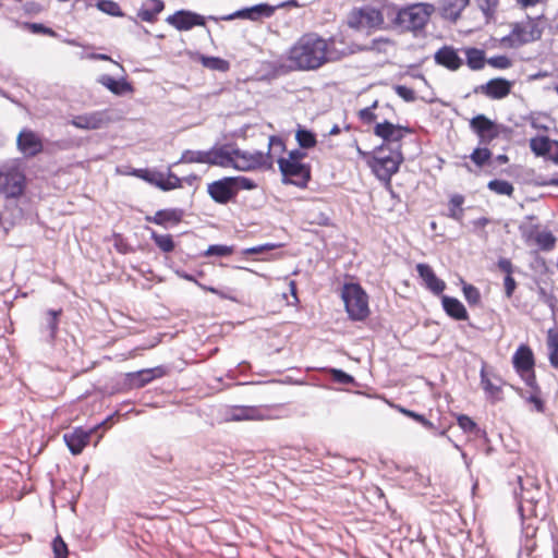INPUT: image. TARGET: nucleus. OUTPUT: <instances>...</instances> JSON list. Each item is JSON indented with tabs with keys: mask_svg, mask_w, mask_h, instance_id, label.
<instances>
[{
	"mask_svg": "<svg viewBox=\"0 0 558 558\" xmlns=\"http://www.w3.org/2000/svg\"><path fill=\"white\" fill-rule=\"evenodd\" d=\"M542 19L543 15L527 16L524 21L514 23L511 32L501 38V44L509 48H519L539 40L544 31V27L539 24Z\"/></svg>",
	"mask_w": 558,
	"mask_h": 558,
	"instance_id": "obj_3",
	"label": "nucleus"
},
{
	"mask_svg": "<svg viewBox=\"0 0 558 558\" xmlns=\"http://www.w3.org/2000/svg\"><path fill=\"white\" fill-rule=\"evenodd\" d=\"M442 308L448 316L456 320H466L469 314L465 306L453 296L444 295L441 299Z\"/></svg>",
	"mask_w": 558,
	"mask_h": 558,
	"instance_id": "obj_30",
	"label": "nucleus"
},
{
	"mask_svg": "<svg viewBox=\"0 0 558 558\" xmlns=\"http://www.w3.org/2000/svg\"><path fill=\"white\" fill-rule=\"evenodd\" d=\"M469 4L470 0H441V16L450 22H456Z\"/></svg>",
	"mask_w": 558,
	"mask_h": 558,
	"instance_id": "obj_29",
	"label": "nucleus"
},
{
	"mask_svg": "<svg viewBox=\"0 0 558 558\" xmlns=\"http://www.w3.org/2000/svg\"><path fill=\"white\" fill-rule=\"evenodd\" d=\"M435 62L450 71H457L462 65V59L451 46H444L435 53Z\"/></svg>",
	"mask_w": 558,
	"mask_h": 558,
	"instance_id": "obj_27",
	"label": "nucleus"
},
{
	"mask_svg": "<svg viewBox=\"0 0 558 558\" xmlns=\"http://www.w3.org/2000/svg\"><path fill=\"white\" fill-rule=\"evenodd\" d=\"M386 150L385 144L377 147L367 163L378 180L389 183L403 162V156L401 145L389 148V154L387 155L385 154Z\"/></svg>",
	"mask_w": 558,
	"mask_h": 558,
	"instance_id": "obj_2",
	"label": "nucleus"
},
{
	"mask_svg": "<svg viewBox=\"0 0 558 558\" xmlns=\"http://www.w3.org/2000/svg\"><path fill=\"white\" fill-rule=\"evenodd\" d=\"M295 140L301 148H313L317 144L316 135L302 126L299 125L296 133H295Z\"/></svg>",
	"mask_w": 558,
	"mask_h": 558,
	"instance_id": "obj_36",
	"label": "nucleus"
},
{
	"mask_svg": "<svg viewBox=\"0 0 558 558\" xmlns=\"http://www.w3.org/2000/svg\"><path fill=\"white\" fill-rule=\"evenodd\" d=\"M165 374L166 371L162 366L130 372L125 374L124 385L129 389L142 388L154 379L162 377Z\"/></svg>",
	"mask_w": 558,
	"mask_h": 558,
	"instance_id": "obj_15",
	"label": "nucleus"
},
{
	"mask_svg": "<svg viewBox=\"0 0 558 558\" xmlns=\"http://www.w3.org/2000/svg\"><path fill=\"white\" fill-rule=\"evenodd\" d=\"M487 187L498 195L511 196L514 191L513 185L510 182L498 179L489 181Z\"/></svg>",
	"mask_w": 558,
	"mask_h": 558,
	"instance_id": "obj_43",
	"label": "nucleus"
},
{
	"mask_svg": "<svg viewBox=\"0 0 558 558\" xmlns=\"http://www.w3.org/2000/svg\"><path fill=\"white\" fill-rule=\"evenodd\" d=\"M184 215L185 211L182 208H166L157 210L154 216H146L145 220L167 229L179 225Z\"/></svg>",
	"mask_w": 558,
	"mask_h": 558,
	"instance_id": "obj_21",
	"label": "nucleus"
},
{
	"mask_svg": "<svg viewBox=\"0 0 558 558\" xmlns=\"http://www.w3.org/2000/svg\"><path fill=\"white\" fill-rule=\"evenodd\" d=\"M513 367L517 373L524 377V372H529L534 367V355L530 347L521 344L512 356Z\"/></svg>",
	"mask_w": 558,
	"mask_h": 558,
	"instance_id": "obj_25",
	"label": "nucleus"
},
{
	"mask_svg": "<svg viewBox=\"0 0 558 558\" xmlns=\"http://www.w3.org/2000/svg\"><path fill=\"white\" fill-rule=\"evenodd\" d=\"M197 287H199L204 291H208L210 293H214V294L220 296L221 299L233 300L232 296H230L226 292H223V291H221V290H219V289H217L215 287L206 286V284H203V283H197Z\"/></svg>",
	"mask_w": 558,
	"mask_h": 558,
	"instance_id": "obj_59",
	"label": "nucleus"
},
{
	"mask_svg": "<svg viewBox=\"0 0 558 558\" xmlns=\"http://www.w3.org/2000/svg\"><path fill=\"white\" fill-rule=\"evenodd\" d=\"M474 148V150L470 155V159L475 163L476 167L483 168L488 165L492 159V151L486 147L487 145H482Z\"/></svg>",
	"mask_w": 558,
	"mask_h": 558,
	"instance_id": "obj_39",
	"label": "nucleus"
},
{
	"mask_svg": "<svg viewBox=\"0 0 558 558\" xmlns=\"http://www.w3.org/2000/svg\"><path fill=\"white\" fill-rule=\"evenodd\" d=\"M522 378L530 388H532L534 390L538 389L537 383H536V376H535L533 368L529 372H524V377H522Z\"/></svg>",
	"mask_w": 558,
	"mask_h": 558,
	"instance_id": "obj_61",
	"label": "nucleus"
},
{
	"mask_svg": "<svg viewBox=\"0 0 558 558\" xmlns=\"http://www.w3.org/2000/svg\"><path fill=\"white\" fill-rule=\"evenodd\" d=\"M306 157V153L300 148L292 149L288 153V157H283V160H289L290 162H302V160Z\"/></svg>",
	"mask_w": 558,
	"mask_h": 558,
	"instance_id": "obj_57",
	"label": "nucleus"
},
{
	"mask_svg": "<svg viewBox=\"0 0 558 558\" xmlns=\"http://www.w3.org/2000/svg\"><path fill=\"white\" fill-rule=\"evenodd\" d=\"M411 132L412 130L410 128L393 124L387 120L378 122L374 126V134L380 137L384 141V143L388 145H400L399 143L402 141L404 135Z\"/></svg>",
	"mask_w": 558,
	"mask_h": 558,
	"instance_id": "obj_13",
	"label": "nucleus"
},
{
	"mask_svg": "<svg viewBox=\"0 0 558 558\" xmlns=\"http://www.w3.org/2000/svg\"><path fill=\"white\" fill-rule=\"evenodd\" d=\"M166 22L175 29L190 31L195 26H204L206 20L203 15L190 10H179L166 19Z\"/></svg>",
	"mask_w": 558,
	"mask_h": 558,
	"instance_id": "obj_14",
	"label": "nucleus"
},
{
	"mask_svg": "<svg viewBox=\"0 0 558 558\" xmlns=\"http://www.w3.org/2000/svg\"><path fill=\"white\" fill-rule=\"evenodd\" d=\"M16 145L19 150L25 157H35L40 154L44 149L41 138L36 132L29 129H23L16 138Z\"/></svg>",
	"mask_w": 558,
	"mask_h": 558,
	"instance_id": "obj_17",
	"label": "nucleus"
},
{
	"mask_svg": "<svg viewBox=\"0 0 558 558\" xmlns=\"http://www.w3.org/2000/svg\"><path fill=\"white\" fill-rule=\"evenodd\" d=\"M504 286L506 296L511 298L517 287L514 278L512 276H506L504 280Z\"/></svg>",
	"mask_w": 558,
	"mask_h": 558,
	"instance_id": "obj_58",
	"label": "nucleus"
},
{
	"mask_svg": "<svg viewBox=\"0 0 558 558\" xmlns=\"http://www.w3.org/2000/svg\"><path fill=\"white\" fill-rule=\"evenodd\" d=\"M462 291L464 299L470 305H477L481 302V293L480 290L470 283H463Z\"/></svg>",
	"mask_w": 558,
	"mask_h": 558,
	"instance_id": "obj_45",
	"label": "nucleus"
},
{
	"mask_svg": "<svg viewBox=\"0 0 558 558\" xmlns=\"http://www.w3.org/2000/svg\"><path fill=\"white\" fill-rule=\"evenodd\" d=\"M207 192L209 196L218 204H227L235 196L229 177H225L208 184Z\"/></svg>",
	"mask_w": 558,
	"mask_h": 558,
	"instance_id": "obj_23",
	"label": "nucleus"
},
{
	"mask_svg": "<svg viewBox=\"0 0 558 558\" xmlns=\"http://www.w3.org/2000/svg\"><path fill=\"white\" fill-rule=\"evenodd\" d=\"M95 428L88 430L76 427L72 432L63 434V440L72 454H80L89 442Z\"/></svg>",
	"mask_w": 558,
	"mask_h": 558,
	"instance_id": "obj_22",
	"label": "nucleus"
},
{
	"mask_svg": "<svg viewBox=\"0 0 558 558\" xmlns=\"http://www.w3.org/2000/svg\"><path fill=\"white\" fill-rule=\"evenodd\" d=\"M330 373L332 379L339 384L350 385L354 381V378L342 369L332 368Z\"/></svg>",
	"mask_w": 558,
	"mask_h": 558,
	"instance_id": "obj_54",
	"label": "nucleus"
},
{
	"mask_svg": "<svg viewBox=\"0 0 558 558\" xmlns=\"http://www.w3.org/2000/svg\"><path fill=\"white\" fill-rule=\"evenodd\" d=\"M106 122V113L101 111H95L74 117L71 121V124L82 130H96L104 126Z\"/></svg>",
	"mask_w": 558,
	"mask_h": 558,
	"instance_id": "obj_24",
	"label": "nucleus"
},
{
	"mask_svg": "<svg viewBox=\"0 0 558 558\" xmlns=\"http://www.w3.org/2000/svg\"><path fill=\"white\" fill-rule=\"evenodd\" d=\"M236 195L240 190L251 191L257 187V183L247 177H229Z\"/></svg>",
	"mask_w": 558,
	"mask_h": 558,
	"instance_id": "obj_44",
	"label": "nucleus"
},
{
	"mask_svg": "<svg viewBox=\"0 0 558 558\" xmlns=\"http://www.w3.org/2000/svg\"><path fill=\"white\" fill-rule=\"evenodd\" d=\"M98 83L108 88L112 94L121 96L132 92V85L125 80H116L108 74H104L98 78Z\"/></svg>",
	"mask_w": 558,
	"mask_h": 558,
	"instance_id": "obj_32",
	"label": "nucleus"
},
{
	"mask_svg": "<svg viewBox=\"0 0 558 558\" xmlns=\"http://www.w3.org/2000/svg\"><path fill=\"white\" fill-rule=\"evenodd\" d=\"M201 62H202L203 66L214 70V71L227 72L230 69L229 61L221 59L219 57L202 56Z\"/></svg>",
	"mask_w": 558,
	"mask_h": 558,
	"instance_id": "obj_40",
	"label": "nucleus"
},
{
	"mask_svg": "<svg viewBox=\"0 0 558 558\" xmlns=\"http://www.w3.org/2000/svg\"><path fill=\"white\" fill-rule=\"evenodd\" d=\"M178 162L185 163H207V150H191L186 149Z\"/></svg>",
	"mask_w": 558,
	"mask_h": 558,
	"instance_id": "obj_42",
	"label": "nucleus"
},
{
	"mask_svg": "<svg viewBox=\"0 0 558 558\" xmlns=\"http://www.w3.org/2000/svg\"><path fill=\"white\" fill-rule=\"evenodd\" d=\"M52 549L54 554V558H68V546L61 536H57L52 541Z\"/></svg>",
	"mask_w": 558,
	"mask_h": 558,
	"instance_id": "obj_51",
	"label": "nucleus"
},
{
	"mask_svg": "<svg viewBox=\"0 0 558 558\" xmlns=\"http://www.w3.org/2000/svg\"><path fill=\"white\" fill-rule=\"evenodd\" d=\"M97 8L111 16H122L123 13L120 9V5L112 0H100L97 3Z\"/></svg>",
	"mask_w": 558,
	"mask_h": 558,
	"instance_id": "obj_46",
	"label": "nucleus"
},
{
	"mask_svg": "<svg viewBox=\"0 0 558 558\" xmlns=\"http://www.w3.org/2000/svg\"><path fill=\"white\" fill-rule=\"evenodd\" d=\"M163 9L165 3L162 0H146L138 9L137 16L144 22L154 23Z\"/></svg>",
	"mask_w": 558,
	"mask_h": 558,
	"instance_id": "obj_31",
	"label": "nucleus"
},
{
	"mask_svg": "<svg viewBox=\"0 0 558 558\" xmlns=\"http://www.w3.org/2000/svg\"><path fill=\"white\" fill-rule=\"evenodd\" d=\"M433 11V4L415 3L401 9L397 14V22L408 31H421L428 23Z\"/></svg>",
	"mask_w": 558,
	"mask_h": 558,
	"instance_id": "obj_5",
	"label": "nucleus"
},
{
	"mask_svg": "<svg viewBox=\"0 0 558 558\" xmlns=\"http://www.w3.org/2000/svg\"><path fill=\"white\" fill-rule=\"evenodd\" d=\"M181 181L182 180L178 175L172 173L171 171H169L168 173H163L162 183H163V186H166L167 189H161V190L162 191H171L174 189H179V187H181Z\"/></svg>",
	"mask_w": 558,
	"mask_h": 558,
	"instance_id": "obj_50",
	"label": "nucleus"
},
{
	"mask_svg": "<svg viewBox=\"0 0 558 558\" xmlns=\"http://www.w3.org/2000/svg\"><path fill=\"white\" fill-rule=\"evenodd\" d=\"M233 154V169L239 171L269 170L274 167V157L269 151H248L234 147Z\"/></svg>",
	"mask_w": 558,
	"mask_h": 558,
	"instance_id": "obj_6",
	"label": "nucleus"
},
{
	"mask_svg": "<svg viewBox=\"0 0 558 558\" xmlns=\"http://www.w3.org/2000/svg\"><path fill=\"white\" fill-rule=\"evenodd\" d=\"M497 265H498V268L501 271L507 274L506 276H511V274L513 271V265H512L510 259H508V258H499L498 262H497Z\"/></svg>",
	"mask_w": 558,
	"mask_h": 558,
	"instance_id": "obj_60",
	"label": "nucleus"
},
{
	"mask_svg": "<svg viewBox=\"0 0 558 558\" xmlns=\"http://www.w3.org/2000/svg\"><path fill=\"white\" fill-rule=\"evenodd\" d=\"M277 163L282 175L283 184H292L304 189L311 181V166L304 162H290L283 160V157L277 159Z\"/></svg>",
	"mask_w": 558,
	"mask_h": 558,
	"instance_id": "obj_9",
	"label": "nucleus"
},
{
	"mask_svg": "<svg viewBox=\"0 0 558 558\" xmlns=\"http://www.w3.org/2000/svg\"><path fill=\"white\" fill-rule=\"evenodd\" d=\"M377 106H378V101L375 100L371 106H368L364 109H361L359 111L360 120L366 124H371V123L375 122L379 118V114L375 113V109L377 108Z\"/></svg>",
	"mask_w": 558,
	"mask_h": 558,
	"instance_id": "obj_47",
	"label": "nucleus"
},
{
	"mask_svg": "<svg viewBox=\"0 0 558 558\" xmlns=\"http://www.w3.org/2000/svg\"><path fill=\"white\" fill-rule=\"evenodd\" d=\"M470 129L476 134L480 145H489L499 137L504 126L497 124L485 114H477L471 119Z\"/></svg>",
	"mask_w": 558,
	"mask_h": 558,
	"instance_id": "obj_12",
	"label": "nucleus"
},
{
	"mask_svg": "<svg viewBox=\"0 0 558 558\" xmlns=\"http://www.w3.org/2000/svg\"><path fill=\"white\" fill-rule=\"evenodd\" d=\"M272 247H274L272 244L252 246V247H247V248L243 250V254H245V255L259 254L266 250H271Z\"/></svg>",
	"mask_w": 558,
	"mask_h": 558,
	"instance_id": "obj_62",
	"label": "nucleus"
},
{
	"mask_svg": "<svg viewBox=\"0 0 558 558\" xmlns=\"http://www.w3.org/2000/svg\"><path fill=\"white\" fill-rule=\"evenodd\" d=\"M480 375L481 385L487 398L493 402L501 400V379L496 376L492 379L486 372L485 366L482 367Z\"/></svg>",
	"mask_w": 558,
	"mask_h": 558,
	"instance_id": "obj_28",
	"label": "nucleus"
},
{
	"mask_svg": "<svg viewBox=\"0 0 558 558\" xmlns=\"http://www.w3.org/2000/svg\"><path fill=\"white\" fill-rule=\"evenodd\" d=\"M420 424H422L426 429L434 432V434L437 436L446 435V429H437L434 423L428 421L425 416L423 417V421Z\"/></svg>",
	"mask_w": 558,
	"mask_h": 558,
	"instance_id": "obj_64",
	"label": "nucleus"
},
{
	"mask_svg": "<svg viewBox=\"0 0 558 558\" xmlns=\"http://www.w3.org/2000/svg\"><path fill=\"white\" fill-rule=\"evenodd\" d=\"M335 38L329 41L316 34H305L289 50V61L300 71L317 70L325 63L339 59L333 50Z\"/></svg>",
	"mask_w": 558,
	"mask_h": 558,
	"instance_id": "obj_1",
	"label": "nucleus"
},
{
	"mask_svg": "<svg viewBox=\"0 0 558 558\" xmlns=\"http://www.w3.org/2000/svg\"><path fill=\"white\" fill-rule=\"evenodd\" d=\"M342 299L345 311L352 320H364L368 316V296L359 284H344Z\"/></svg>",
	"mask_w": 558,
	"mask_h": 558,
	"instance_id": "obj_4",
	"label": "nucleus"
},
{
	"mask_svg": "<svg viewBox=\"0 0 558 558\" xmlns=\"http://www.w3.org/2000/svg\"><path fill=\"white\" fill-rule=\"evenodd\" d=\"M530 148L536 156L558 163V141L548 136H536L530 140Z\"/></svg>",
	"mask_w": 558,
	"mask_h": 558,
	"instance_id": "obj_19",
	"label": "nucleus"
},
{
	"mask_svg": "<svg viewBox=\"0 0 558 558\" xmlns=\"http://www.w3.org/2000/svg\"><path fill=\"white\" fill-rule=\"evenodd\" d=\"M477 8L481 10L483 15L485 16L486 22H490L495 19L499 0H474Z\"/></svg>",
	"mask_w": 558,
	"mask_h": 558,
	"instance_id": "obj_41",
	"label": "nucleus"
},
{
	"mask_svg": "<svg viewBox=\"0 0 558 558\" xmlns=\"http://www.w3.org/2000/svg\"><path fill=\"white\" fill-rule=\"evenodd\" d=\"M348 24L354 29L377 28L384 24V15L380 10L366 5L353 10L349 16Z\"/></svg>",
	"mask_w": 558,
	"mask_h": 558,
	"instance_id": "obj_11",
	"label": "nucleus"
},
{
	"mask_svg": "<svg viewBox=\"0 0 558 558\" xmlns=\"http://www.w3.org/2000/svg\"><path fill=\"white\" fill-rule=\"evenodd\" d=\"M519 231L527 246H536L539 251L549 252L556 245L557 239L553 232L548 229H541L538 223H521Z\"/></svg>",
	"mask_w": 558,
	"mask_h": 558,
	"instance_id": "obj_8",
	"label": "nucleus"
},
{
	"mask_svg": "<svg viewBox=\"0 0 558 558\" xmlns=\"http://www.w3.org/2000/svg\"><path fill=\"white\" fill-rule=\"evenodd\" d=\"M512 83L504 77L489 80L487 83L474 88L475 94H483L490 99H502L511 92Z\"/></svg>",
	"mask_w": 558,
	"mask_h": 558,
	"instance_id": "obj_18",
	"label": "nucleus"
},
{
	"mask_svg": "<svg viewBox=\"0 0 558 558\" xmlns=\"http://www.w3.org/2000/svg\"><path fill=\"white\" fill-rule=\"evenodd\" d=\"M61 308L48 310L46 312V325L43 329V332L46 333V340L48 342H53L57 337V332L59 329V317L61 316Z\"/></svg>",
	"mask_w": 558,
	"mask_h": 558,
	"instance_id": "obj_33",
	"label": "nucleus"
},
{
	"mask_svg": "<svg viewBox=\"0 0 558 558\" xmlns=\"http://www.w3.org/2000/svg\"><path fill=\"white\" fill-rule=\"evenodd\" d=\"M274 149L275 151L283 153L286 150V144L280 136L271 135L268 140V150L271 151Z\"/></svg>",
	"mask_w": 558,
	"mask_h": 558,
	"instance_id": "obj_56",
	"label": "nucleus"
},
{
	"mask_svg": "<svg viewBox=\"0 0 558 558\" xmlns=\"http://www.w3.org/2000/svg\"><path fill=\"white\" fill-rule=\"evenodd\" d=\"M150 239L163 253H170L175 247L174 241L170 234H159L155 230H150Z\"/></svg>",
	"mask_w": 558,
	"mask_h": 558,
	"instance_id": "obj_38",
	"label": "nucleus"
},
{
	"mask_svg": "<svg viewBox=\"0 0 558 558\" xmlns=\"http://www.w3.org/2000/svg\"><path fill=\"white\" fill-rule=\"evenodd\" d=\"M270 409L268 407L238 405L233 407L229 412L230 421H263L271 418Z\"/></svg>",
	"mask_w": 558,
	"mask_h": 558,
	"instance_id": "obj_16",
	"label": "nucleus"
},
{
	"mask_svg": "<svg viewBox=\"0 0 558 558\" xmlns=\"http://www.w3.org/2000/svg\"><path fill=\"white\" fill-rule=\"evenodd\" d=\"M26 178L17 166H2L0 168V194L5 198H17L25 190Z\"/></svg>",
	"mask_w": 558,
	"mask_h": 558,
	"instance_id": "obj_7",
	"label": "nucleus"
},
{
	"mask_svg": "<svg viewBox=\"0 0 558 558\" xmlns=\"http://www.w3.org/2000/svg\"><path fill=\"white\" fill-rule=\"evenodd\" d=\"M233 253V246L225 244H213L204 252V256H219L225 257Z\"/></svg>",
	"mask_w": 558,
	"mask_h": 558,
	"instance_id": "obj_48",
	"label": "nucleus"
},
{
	"mask_svg": "<svg viewBox=\"0 0 558 558\" xmlns=\"http://www.w3.org/2000/svg\"><path fill=\"white\" fill-rule=\"evenodd\" d=\"M416 271L420 278L425 282L426 288L433 293L439 294L445 290L446 283L435 275L429 265L423 263L417 264Z\"/></svg>",
	"mask_w": 558,
	"mask_h": 558,
	"instance_id": "obj_26",
	"label": "nucleus"
},
{
	"mask_svg": "<svg viewBox=\"0 0 558 558\" xmlns=\"http://www.w3.org/2000/svg\"><path fill=\"white\" fill-rule=\"evenodd\" d=\"M234 147L232 145H215L207 150V165L221 168H233Z\"/></svg>",
	"mask_w": 558,
	"mask_h": 558,
	"instance_id": "obj_20",
	"label": "nucleus"
},
{
	"mask_svg": "<svg viewBox=\"0 0 558 558\" xmlns=\"http://www.w3.org/2000/svg\"><path fill=\"white\" fill-rule=\"evenodd\" d=\"M288 2H281L277 5H270L268 3H258L253 7H247L240 9L231 14L217 19L215 16H209L210 20L218 21H232L234 19H244L253 22H257L262 19H268L274 15L277 9L283 8ZM289 3L293 5H298L295 0H291Z\"/></svg>",
	"mask_w": 558,
	"mask_h": 558,
	"instance_id": "obj_10",
	"label": "nucleus"
},
{
	"mask_svg": "<svg viewBox=\"0 0 558 558\" xmlns=\"http://www.w3.org/2000/svg\"><path fill=\"white\" fill-rule=\"evenodd\" d=\"M28 27L32 29L33 33H41V34H47V35L54 34V32L51 28H48L44 24H40V23H32L28 25Z\"/></svg>",
	"mask_w": 558,
	"mask_h": 558,
	"instance_id": "obj_63",
	"label": "nucleus"
},
{
	"mask_svg": "<svg viewBox=\"0 0 558 558\" xmlns=\"http://www.w3.org/2000/svg\"><path fill=\"white\" fill-rule=\"evenodd\" d=\"M463 203H464V197L461 194L452 195L449 201L448 217L456 221L461 222L463 219V208H462Z\"/></svg>",
	"mask_w": 558,
	"mask_h": 558,
	"instance_id": "obj_37",
	"label": "nucleus"
},
{
	"mask_svg": "<svg viewBox=\"0 0 558 558\" xmlns=\"http://www.w3.org/2000/svg\"><path fill=\"white\" fill-rule=\"evenodd\" d=\"M393 89L396 94L404 101L412 102L415 100V93L412 88H409L404 85H396Z\"/></svg>",
	"mask_w": 558,
	"mask_h": 558,
	"instance_id": "obj_53",
	"label": "nucleus"
},
{
	"mask_svg": "<svg viewBox=\"0 0 558 558\" xmlns=\"http://www.w3.org/2000/svg\"><path fill=\"white\" fill-rule=\"evenodd\" d=\"M547 349L550 365L558 368V330L555 328L547 331Z\"/></svg>",
	"mask_w": 558,
	"mask_h": 558,
	"instance_id": "obj_34",
	"label": "nucleus"
},
{
	"mask_svg": "<svg viewBox=\"0 0 558 558\" xmlns=\"http://www.w3.org/2000/svg\"><path fill=\"white\" fill-rule=\"evenodd\" d=\"M457 422L459 427L465 433H471L476 428L475 422L468 415H459L457 417Z\"/></svg>",
	"mask_w": 558,
	"mask_h": 558,
	"instance_id": "obj_55",
	"label": "nucleus"
},
{
	"mask_svg": "<svg viewBox=\"0 0 558 558\" xmlns=\"http://www.w3.org/2000/svg\"><path fill=\"white\" fill-rule=\"evenodd\" d=\"M145 177L143 175V180L161 189H167L163 186L162 180H163V172L150 170L149 172H144Z\"/></svg>",
	"mask_w": 558,
	"mask_h": 558,
	"instance_id": "obj_49",
	"label": "nucleus"
},
{
	"mask_svg": "<svg viewBox=\"0 0 558 558\" xmlns=\"http://www.w3.org/2000/svg\"><path fill=\"white\" fill-rule=\"evenodd\" d=\"M466 64L473 71L482 70L485 65V52L482 49L469 48L465 50Z\"/></svg>",
	"mask_w": 558,
	"mask_h": 558,
	"instance_id": "obj_35",
	"label": "nucleus"
},
{
	"mask_svg": "<svg viewBox=\"0 0 558 558\" xmlns=\"http://www.w3.org/2000/svg\"><path fill=\"white\" fill-rule=\"evenodd\" d=\"M487 63L493 68L505 70L512 65L511 60L507 56H494L487 59Z\"/></svg>",
	"mask_w": 558,
	"mask_h": 558,
	"instance_id": "obj_52",
	"label": "nucleus"
}]
</instances>
